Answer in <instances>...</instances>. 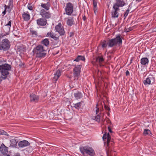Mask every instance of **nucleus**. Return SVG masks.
<instances>
[{
    "instance_id": "ea45409f",
    "label": "nucleus",
    "mask_w": 156,
    "mask_h": 156,
    "mask_svg": "<svg viewBox=\"0 0 156 156\" xmlns=\"http://www.w3.org/2000/svg\"><path fill=\"white\" fill-rule=\"evenodd\" d=\"M30 31L33 35L37 36V33L36 31L34 30H30Z\"/></svg>"
},
{
    "instance_id": "2f4dec72",
    "label": "nucleus",
    "mask_w": 156,
    "mask_h": 156,
    "mask_svg": "<svg viewBox=\"0 0 156 156\" xmlns=\"http://www.w3.org/2000/svg\"><path fill=\"white\" fill-rule=\"evenodd\" d=\"M82 103H83V101L75 104H74V107L77 109H79L81 108Z\"/></svg>"
},
{
    "instance_id": "7c9ffc66",
    "label": "nucleus",
    "mask_w": 156,
    "mask_h": 156,
    "mask_svg": "<svg viewBox=\"0 0 156 156\" xmlns=\"http://www.w3.org/2000/svg\"><path fill=\"white\" fill-rule=\"evenodd\" d=\"M97 2L96 0H93V5L94 6V12L95 13V11L97 10L98 8L97 6Z\"/></svg>"
},
{
    "instance_id": "4468645a",
    "label": "nucleus",
    "mask_w": 156,
    "mask_h": 156,
    "mask_svg": "<svg viewBox=\"0 0 156 156\" xmlns=\"http://www.w3.org/2000/svg\"><path fill=\"white\" fill-rule=\"evenodd\" d=\"M125 3L123 0H116V3L114 4L113 6L119 8L120 7H122L125 5Z\"/></svg>"
},
{
    "instance_id": "e433bc0d",
    "label": "nucleus",
    "mask_w": 156,
    "mask_h": 156,
    "mask_svg": "<svg viewBox=\"0 0 156 156\" xmlns=\"http://www.w3.org/2000/svg\"><path fill=\"white\" fill-rule=\"evenodd\" d=\"M107 45H108V43H106V41H104L101 43V46L103 48L106 47Z\"/></svg>"
},
{
    "instance_id": "9d476101",
    "label": "nucleus",
    "mask_w": 156,
    "mask_h": 156,
    "mask_svg": "<svg viewBox=\"0 0 156 156\" xmlns=\"http://www.w3.org/2000/svg\"><path fill=\"white\" fill-rule=\"evenodd\" d=\"M81 67V65H78L75 66L73 69V75L74 77H77L80 75Z\"/></svg>"
},
{
    "instance_id": "5701e85b",
    "label": "nucleus",
    "mask_w": 156,
    "mask_h": 156,
    "mask_svg": "<svg viewBox=\"0 0 156 156\" xmlns=\"http://www.w3.org/2000/svg\"><path fill=\"white\" fill-rule=\"evenodd\" d=\"M22 17L24 21H28L30 18V15L25 12H23L22 15Z\"/></svg>"
},
{
    "instance_id": "f704fd0d",
    "label": "nucleus",
    "mask_w": 156,
    "mask_h": 156,
    "mask_svg": "<svg viewBox=\"0 0 156 156\" xmlns=\"http://www.w3.org/2000/svg\"><path fill=\"white\" fill-rule=\"evenodd\" d=\"M54 35L55 34H54L51 31L48 33L47 34V35L48 36L51 37L52 38L53 37H54Z\"/></svg>"
},
{
    "instance_id": "a878e982",
    "label": "nucleus",
    "mask_w": 156,
    "mask_h": 156,
    "mask_svg": "<svg viewBox=\"0 0 156 156\" xmlns=\"http://www.w3.org/2000/svg\"><path fill=\"white\" fill-rule=\"evenodd\" d=\"M11 144L10 146L12 147H16L17 146V143L18 141H16V140L14 139H12L10 140Z\"/></svg>"
},
{
    "instance_id": "f03ea898",
    "label": "nucleus",
    "mask_w": 156,
    "mask_h": 156,
    "mask_svg": "<svg viewBox=\"0 0 156 156\" xmlns=\"http://www.w3.org/2000/svg\"><path fill=\"white\" fill-rule=\"evenodd\" d=\"M46 50L44 49L43 46L39 45L37 46L33 50V52L36 54V57L38 58L44 57L46 55Z\"/></svg>"
},
{
    "instance_id": "a211bd4d",
    "label": "nucleus",
    "mask_w": 156,
    "mask_h": 156,
    "mask_svg": "<svg viewBox=\"0 0 156 156\" xmlns=\"http://www.w3.org/2000/svg\"><path fill=\"white\" fill-rule=\"evenodd\" d=\"M17 51L21 53H23L26 51V48L25 46L23 45H17L16 46Z\"/></svg>"
},
{
    "instance_id": "f257e3e1",
    "label": "nucleus",
    "mask_w": 156,
    "mask_h": 156,
    "mask_svg": "<svg viewBox=\"0 0 156 156\" xmlns=\"http://www.w3.org/2000/svg\"><path fill=\"white\" fill-rule=\"evenodd\" d=\"M11 66L10 65L5 63L4 64L0 65V82L2 79H5L6 78L9 74V71L11 70Z\"/></svg>"
},
{
    "instance_id": "393cba45",
    "label": "nucleus",
    "mask_w": 156,
    "mask_h": 156,
    "mask_svg": "<svg viewBox=\"0 0 156 156\" xmlns=\"http://www.w3.org/2000/svg\"><path fill=\"white\" fill-rule=\"evenodd\" d=\"M148 62V59L147 58H143L140 60V63L143 65L147 64Z\"/></svg>"
},
{
    "instance_id": "412c9836",
    "label": "nucleus",
    "mask_w": 156,
    "mask_h": 156,
    "mask_svg": "<svg viewBox=\"0 0 156 156\" xmlns=\"http://www.w3.org/2000/svg\"><path fill=\"white\" fill-rule=\"evenodd\" d=\"M0 150L2 154H6L8 152V148L2 144L0 147Z\"/></svg>"
},
{
    "instance_id": "b1692460",
    "label": "nucleus",
    "mask_w": 156,
    "mask_h": 156,
    "mask_svg": "<svg viewBox=\"0 0 156 156\" xmlns=\"http://www.w3.org/2000/svg\"><path fill=\"white\" fill-rule=\"evenodd\" d=\"M74 22L73 17H69L67 18L66 23L69 26H71Z\"/></svg>"
},
{
    "instance_id": "cd10ccee",
    "label": "nucleus",
    "mask_w": 156,
    "mask_h": 156,
    "mask_svg": "<svg viewBox=\"0 0 156 156\" xmlns=\"http://www.w3.org/2000/svg\"><path fill=\"white\" fill-rule=\"evenodd\" d=\"M41 43L46 46H48L49 44V41L48 39L45 38L42 40Z\"/></svg>"
},
{
    "instance_id": "c85d7f7f",
    "label": "nucleus",
    "mask_w": 156,
    "mask_h": 156,
    "mask_svg": "<svg viewBox=\"0 0 156 156\" xmlns=\"http://www.w3.org/2000/svg\"><path fill=\"white\" fill-rule=\"evenodd\" d=\"M12 33L15 36L19 37L20 36L19 35L20 32L19 31V30L17 28H14L12 31Z\"/></svg>"
},
{
    "instance_id": "603ef678",
    "label": "nucleus",
    "mask_w": 156,
    "mask_h": 156,
    "mask_svg": "<svg viewBox=\"0 0 156 156\" xmlns=\"http://www.w3.org/2000/svg\"><path fill=\"white\" fill-rule=\"evenodd\" d=\"M136 1L138 2H140L142 1V0H136Z\"/></svg>"
},
{
    "instance_id": "864d4df0",
    "label": "nucleus",
    "mask_w": 156,
    "mask_h": 156,
    "mask_svg": "<svg viewBox=\"0 0 156 156\" xmlns=\"http://www.w3.org/2000/svg\"><path fill=\"white\" fill-rule=\"evenodd\" d=\"M8 9H9V7L8 6Z\"/></svg>"
},
{
    "instance_id": "de8ad7c7",
    "label": "nucleus",
    "mask_w": 156,
    "mask_h": 156,
    "mask_svg": "<svg viewBox=\"0 0 156 156\" xmlns=\"http://www.w3.org/2000/svg\"><path fill=\"white\" fill-rule=\"evenodd\" d=\"M108 129L109 132H110V133L112 132V131L111 130V129L109 126H108Z\"/></svg>"
},
{
    "instance_id": "c9c22d12",
    "label": "nucleus",
    "mask_w": 156,
    "mask_h": 156,
    "mask_svg": "<svg viewBox=\"0 0 156 156\" xmlns=\"http://www.w3.org/2000/svg\"><path fill=\"white\" fill-rule=\"evenodd\" d=\"M34 7V6L33 5H32L31 4L29 3L27 5V8L28 9L30 10H32L33 8Z\"/></svg>"
},
{
    "instance_id": "72a5a7b5",
    "label": "nucleus",
    "mask_w": 156,
    "mask_h": 156,
    "mask_svg": "<svg viewBox=\"0 0 156 156\" xmlns=\"http://www.w3.org/2000/svg\"><path fill=\"white\" fill-rule=\"evenodd\" d=\"M144 134L145 135H150V134H151V131L148 129H144Z\"/></svg>"
},
{
    "instance_id": "423d86ee",
    "label": "nucleus",
    "mask_w": 156,
    "mask_h": 156,
    "mask_svg": "<svg viewBox=\"0 0 156 156\" xmlns=\"http://www.w3.org/2000/svg\"><path fill=\"white\" fill-rule=\"evenodd\" d=\"M10 46L9 41L7 39H3L0 44V50L6 51L9 50Z\"/></svg>"
},
{
    "instance_id": "aec40b11",
    "label": "nucleus",
    "mask_w": 156,
    "mask_h": 156,
    "mask_svg": "<svg viewBox=\"0 0 156 156\" xmlns=\"http://www.w3.org/2000/svg\"><path fill=\"white\" fill-rule=\"evenodd\" d=\"M61 71L59 69L58 70L56 73L54 74V77L52 79L53 82L55 83L58 78L61 75Z\"/></svg>"
},
{
    "instance_id": "f3484780",
    "label": "nucleus",
    "mask_w": 156,
    "mask_h": 156,
    "mask_svg": "<svg viewBox=\"0 0 156 156\" xmlns=\"http://www.w3.org/2000/svg\"><path fill=\"white\" fill-rule=\"evenodd\" d=\"M113 8L114 11L111 12L112 17L115 18L118 17L119 14L118 12L119 10V8H117L116 7H113Z\"/></svg>"
},
{
    "instance_id": "0eeeda50",
    "label": "nucleus",
    "mask_w": 156,
    "mask_h": 156,
    "mask_svg": "<svg viewBox=\"0 0 156 156\" xmlns=\"http://www.w3.org/2000/svg\"><path fill=\"white\" fill-rule=\"evenodd\" d=\"M73 5L71 3L68 2L66 4L65 12L67 15H71L73 12Z\"/></svg>"
},
{
    "instance_id": "6e6552de",
    "label": "nucleus",
    "mask_w": 156,
    "mask_h": 156,
    "mask_svg": "<svg viewBox=\"0 0 156 156\" xmlns=\"http://www.w3.org/2000/svg\"><path fill=\"white\" fill-rule=\"evenodd\" d=\"M40 14L42 16V18H44L46 19L50 18L51 16L50 12L44 9H42L41 10Z\"/></svg>"
},
{
    "instance_id": "79ce46f5",
    "label": "nucleus",
    "mask_w": 156,
    "mask_h": 156,
    "mask_svg": "<svg viewBox=\"0 0 156 156\" xmlns=\"http://www.w3.org/2000/svg\"><path fill=\"white\" fill-rule=\"evenodd\" d=\"M7 133L2 130L0 129V135H6Z\"/></svg>"
},
{
    "instance_id": "37998d69",
    "label": "nucleus",
    "mask_w": 156,
    "mask_h": 156,
    "mask_svg": "<svg viewBox=\"0 0 156 156\" xmlns=\"http://www.w3.org/2000/svg\"><path fill=\"white\" fill-rule=\"evenodd\" d=\"M8 35V34H5V33H2L0 34V38H2L4 36Z\"/></svg>"
},
{
    "instance_id": "20e7f679",
    "label": "nucleus",
    "mask_w": 156,
    "mask_h": 156,
    "mask_svg": "<svg viewBox=\"0 0 156 156\" xmlns=\"http://www.w3.org/2000/svg\"><path fill=\"white\" fill-rule=\"evenodd\" d=\"M102 138L104 141L105 144L106 143L105 148L107 155L108 156L110 155L111 154V151L109 147V143L111 140V136L109 135V133H108L107 134L106 133H104L103 136Z\"/></svg>"
},
{
    "instance_id": "ddd939ff",
    "label": "nucleus",
    "mask_w": 156,
    "mask_h": 156,
    "mask_svg": "<svg viewBox=\"0 0 156 156\" xmlns=\"http://www.w3.org/2000/svg\"><path fill=\"white\" fill-rule=\"evenodd\" d=\"M37 24L39 26H44L47 23V20L44 18H41L37 20Z\"/></svg>"
},
{
    "instance_id": "49530a36",
    "label": "nucleus",
    "mask_w": 156,
    "mask_h": 156,
    "mask_svg": "<svg viewBox=\"0 0 156 156\" xmlns=\"http://www.w3.org/2000/svg\"><path fill=\"white\" fill-rule=\"evenodd\" d=\"M129 72L128 70H127L126 72V76H128L129 75Z\"/></svg>"
},
{
    "instance_id": "2eb2a0df",
    "label": "nucleus",
    "mask_w": 156,
    "mask_h": 156,
    "mask_svg": "<svg viewBox=\"0 0 156 156\" xmlns=\"http://www.w3.org/2000/svg\"><path fill=\"white\" fill-rule=\"evenodd\" d=\"M30 145V143L28 141L26 140L21 141L19 142L18 144L19 146L21 148L28 146Z\"/></svg>"
},
{
    "instance_id": "1a4fd4ad",
    "label": "nucleus",
    "mask_w": 156,
    "mask_h": 156,
    "mask_svg": "<svg viewBox=\"0 0 156 156\" xmlns=\"http://www.w3.org/2000/svg\"><path fill=\"white\" fill-rule=\"evenodd\" d=\"M154 81L155 78L152 75H149L145 80H144L143 83L145 85L147 86L150 85L151 82L152 83H154Z\"/></svg>"
},
{
    "instance_id": "a18cd8bd",
    "label": "nucleus",
    "mask_w": 156,
    "mask_h": 156,
    "mask_svg": "<svg viewBox=\"0 0 156 156\" xmlns=\"http://www.w3.org/2000/svg\"><path fill=\"white\" fill-rule=\"evenodd\" d=\"M105 109L106 110L109 111L110 110V108H109V107H108V106H106V105H105Z\"/></svg>"
},
{
    "instance_id": "5fc2aeb1",
    "label": "nucleus",
    "mask_w": 156,
    "mask_h": 156,
    "mask_svg": "<svg viewBox=\"0 0 156 156\" xmlns=\"http://www.w3.org/2000/svg\"><path fill=\"white\" fill-rule=\"evenodd\" d=\"M19 66H22L21 65H19Z\"/></svg>"
},
{
    "instance_id": "c03bdc74",
    "label": "nucleus",
    "mask_w": 156,
    "mask_h": 156,
    "mask_svg": "<svg viewBox=\"0 0 156 156\" xmlns=\"http://www.w3.org/2000/svg\"><path fill=\"white\" fill-rule=\"evenodd\" d=\"M7 9V6L6 5H5V9L4 11H3L2 12V14H3V15H5L6 13V9Z\"/></svg>"
},
{
    "instance_id": "4be33fe9",
    "label": "nucleus",
    "mask_w": 156,
    "mask_h": 156,
    "mask_svg": "<svg viewBox=\"0 0 156 156\" xmlns=\"http://www.w3.org/2000/svg\"><path fill=\"white\" fill-rule=\"evenodd\" d=\"M41 6L42 8L44 9H46V10H48L49 9L51 6L50 3L48 2L46 3H42L41 4Z\"/></svg>"
},
{
    "instance_id": "473e14b6",
    "label": "nucleus",
    "mask_w": 156,
    "mask_h": 156,
    "mask_svg": "<svg viewBox=\"0 0 156 156\" xmlns=\"http://www.w3.org/2000/svg\"><path fill=\"white\" fill-rule=\"evenodd\" d=\"M96 60L97 62L101 63L104 61V59L102 57L98 56L96 58Z\"/></svg>"
},
{
    "instance_id": "39448f33",
    "label": "nucleus",
    "mask_w": 156,
    "mask_h": 156,
    "mask_svg": "<svg viewBox=\"0 0 156 156\" xmlns=\"http://www.w3.org/2000/svg\"><path fill=\"white\" fill-rule=\"evenodd\" d=\"M80 149L81 153L83 155L87 154L90 156H93L94 154V151L92 148L88 146L80 147Z\"/></svg>"
},
{
    "instance_id": "a19ab883",
    "label": "nucleus",
    "mask_w": 156,
    "mask_h": 156,
    "mask_svg": "<svg viewBox=\"0 0 156 156\" xmlns=\"http://www.w3.org/2000/svg\"><path fill=\"white\" fill-rule=\"evenodd\" d=\"M133 30L132 27H129L128 28H125L124 30L125 32H128Z\"/></svg>"
},
{
    "instance_id": "8fccbe9b",
    "label": "nucleus",
    "mask_w": 156,
    "mask_h": 156,
    "mask_svg": "<svg viewBox=\"0 0 156 156\" xmlns=\"http://www.w3.org/2000/svg\"><path fill=\"white\" fill-rule=\"evenodd\" d=\"M14 156H20L19 153H17Z\"/></svg>"
},
{
    "instance_id": "58836bf2",
    "label": "nucleus",
    "mask_w": 156,
    "mask_h": 156,
    "mask_svg": "<svg viewBox=\"0 0 156 156\" xmlns=\"http://www.w3.org/2000/svg\"><path fill=\"white\" fill-rule=\"evenodd\" d=\"M52 38H53L55 40L57 41H58L59 39V36L56 34H55L54 36V37H53Z\"/></svg>"
},
{
    "instance_id": "dca6fc26",
    "label": "nucleus",
    "mask_w": 156,
    "mask_h": 156,
    "mask_svg": "<svg viewBox=\"0 0 156 156\" xmlns=\"http://www.w3.org/2000/svg\"><path fill=\"white\" fill-rule=\"evenodd\" d=\"M97 109L96 110V113L97 115L92 117V119L98 122H99L100 121L101 116L98 113L99 112V109L98 107V104L96 105Z\"/></svg>"
},
{
    "instance_id": "bb28decb",
    "label": "nucleus",
    "mask_w": 156,
    "mask_h": 156,
    "mask_svg": "<svg viewBox=\"0 0 156 156\" xmlns=\"http://www.w3.org/2000/svg\"><path fill=\"white\" fill-rule=\"evenodd\" d=\"M85 60V58L84 56L81 55H78L77 56L76 58L74 60V61L79 62L80 60L84 61Z\"/></svg>"
},
{
    "instance_id": "9b49d317",
    "label": "nucleus",
    "mask_w": 156,
    "mask_h": 156,
    "mask_svg": "<svg viewBox=\"0 0 156 156\" xmlns=\"http://www.w3.org/2000/svg\"><path fill=\"white\" fill-rule=\"evenodd\" d=\"M12 21H9L8 23L5 25L3 27V32L5 33V34H9L10 31V27H11Z\"/></svg>"
},
{
    "instance_id": "c756f323",
    "label": "nucleus",
    "mask_w": 156,
    "mask_h": 156,
    "mask_svg": "<svg viewBox=\"0 0 156 156\" xmlns=\"http://www.w3.org/2000/svg\"><path fill=\"white\" fill-rule=\"evenodd\" d=\"M74 96L77 99L81 98L82 97V94L80 92H78L74 94Z\"/></svg>"
},
{
    "instance_id": "f8f14e48",
    "label": "nucleus",
    "mask_w": 156,
    "mask_h": 156,
    "mask_svg": "<svg viewBox=\"0 0 156 156\" xmlns=\"http://www.w3.org/2000/svg\"><path fill=\"white\" fill-rule=\"evenodd\" d=\"M55 29L60 35H63L65 34V31L63 28L61 24L59 23L58 25L56 26Z\"/></svg>"
},
{
    "instance_id": "6e6d98bb",
    "label": "nucleus",
    "mask_w": 156,
    "mask_h": 156,
    "mask_svg": "<svg viewBox=\"0 0 156 156\" xmlns=\"http://www.w3.org/2000/svg\"><path fill=\"white\" fill-rule=\"evenodd\" d=\"M108 122H109V121H110L109 120H108Z\"/></svg>"
},
{
    "instance_id": "7ed1b4c3",
    "label": "nucleus",
    "mask_w": 156,
    "mask_h": 156,
    "mask_svg": "<svg viewBox=\"0 0 156 156\" xmlns=\"http://www.w3.org/2000/svg\"><path fill=\"white\" fill-rule=\"evenodd\" d=\"M122 40L119 35H117L114 38L110 39L108 43L109 47H112L116 46L117 44L119 45L122 44Z\"/></svg>"
},
{
    "instance_id": "09e8293b",
    "label": "nucleus",
    "mask_w": 156,
    "mask_h": 156,
    "mask_svg": "<svg viewBox=\"0 0 156 156\" xmlns=\"http://www.w3.org/2000/svg\"><path fill=\"white\" fill-rule=\"evenodd\" d=\"M83 20L84 21H85L86 20V17L85 15L83 16Z\"/></svg>"
},
{
    "instance_id": "4c0bfd02",
    "label": "nucleus",
    "mask_w": 156,
    "mask_h": 156,
    "mask_svg": "<svg viewBox=\"0 0 156 156\" xmlns=\"http://www.w3.org/2000/svg\"><path fill=\"white\" fill-rule=\"evenodd\" d=\"M130 6V5H129V6L128 9L125 12V13L124 14V16L125 17V19L127 16L128 15V14L129 12V8Z\"/></svg>"
},
{
    "instance_id": "3c124183",
    "label": "nucleus",
    "mask_w": 156,
    "mask_h": 156,
    "mask_svg": "<svg viewBox=\"0 0 156 156\" xmlns=\"http://www.w3.org/2000/svg\"><path fill=\"white\" fill-rule=\"evenodd\" d=\"M73 33H70V37H71L72 36H73Z\"/></svg>"
},
{
    "instance_id": "6ab92c4d",
    "label": "nucleus",
    "mask_w": 156,
    "mask_h": 156,
    "mask_svg": "<svg viewBox=\"0 0 156 156\" xmlns=\"http://www.w3.org/2000/svg\"><path fill=\"white\" fill-rule=\"evenodd\" d=\"M30 101L32 102H37L39 99L38 96L34 94H30Z\"/></svg>"
}]
</instances>
